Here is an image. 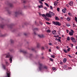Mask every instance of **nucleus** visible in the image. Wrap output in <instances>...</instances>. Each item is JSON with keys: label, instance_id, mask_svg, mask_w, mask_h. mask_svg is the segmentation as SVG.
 Segmentation results:
<instances>
[{"label": "nucleus", "instance_id": "48", "mask_svg": "<svg viewBox=\"0 0 77 77\" xmlns=\"http://www.w3.org/2000/svg\"><path fill=\"white\" fill-rule=\"evenodd\" d=\"M56 48H57V49H59V47L58 46H57L56 47Z\"/></svg>", "mask_w": 77, "mask_h": 77}, {"label": "nucleus", "instance_id": "50", "mask_svg": "<svg viewBox=\"0 0 77 77\" xmlns=\"http://www.w3.org/2000/svg\"><path fill=\"white\" fill-rule=\"evenodd\" d=\"M68 56L69 57H71V56L70 55H68Z\"/></svg>", "mask_w": 77, "mask_h": 77}, {"label": "nucleus", "instance_id": "18", "mask_svg": "<svg viewBox=\"0 0 77 77\" xmlns=\"http://www.w3.org/2000/svg\"><path fill=\"white\" fill-rule=\"evenodd\" d=\"M66 60H67L66 58H64V59L63 60V62L64 63H66Z\"/></svg>", "mask_w": 77, "mask_h": 77}, {"label": "nucleus", "instance_id": "14", "mask_svg": "<svg viewBox=\"0 0 77 77\" xmlns=\"http://www.w3.org/2000/svg\"><path fill=\"white\" fill-rule=\"evenodd\" d=\"M66 8L63 9H62V12L63 13H66Z\"/></svg>", "mask_w": 77, "mask_h": 77}, {"label": "nucleus", "instance_id": "2", "mask_svg": "<svg viewBox=\"0 0 77 77\" xmlns=\"http://www.w3.org/2000/svg\"><path fill=\"white\" fill-rule=\"evenodd\" d=\"M22 14V12L20 11V10H18L17 11L15 12V16L17 17L18 15H20Z\"/></svg>", "mask_w": 77, "mask_h": 77}, {"label": "nucleus", "instance_id": "60", "mask_svg": "<svg viewBox=\"0 0 77 77\" xmlns=\"http://www.w3.org/2000/svg\"><path fill=\"white\" fill-rule=\"evenodd\" d=\"M24 35H25V36H26V35H27V34H26V33H24Z\"/></svg>", "mask_w": 77, "mask_h": 77}, {"label": "nucleus", "instance_id": "26", "mask_svg": "<svg viewBox=\"0 0 77 77\" xmlns=\"http://www.w3.org/2000/svg\"><path fill=\"white\" fill-rule=\"evenodd\" d=\"M38 8H43V6L42 5H40L38 6Z\"/></svg>", "mask_w": 77, "mask_h": 77}, {"label": "nucleus", "instance_id": "19", "mask_svg": "<svg viewBox=\"0 0 77 77\" xmlns=\"http://www.w3.org/2000/svg\"><path fill=\"white\" fill-rule=\"evenodd\" d=\"M69 35H70V36H72V35H73V33L71 32H69Z\"/></svg>", "mask_w": 77, "mask_h": 77}, {"label": "nucleus", "instance_id": "49", "mask_svg": "<svg viewBox=\"0 0 77 77\" xmlns=\"http://www.w3.org/2000/svg\"><path fill=\"white\" fill-rule=\"evenodd\" d=\"M8 13L9 14H11V12L10 11H8Z\"/></svg>", "mask_w": 77, "mask_h": 77}, {"label": "nucleus", "instance_id": "31", "mask_svg": "<svg viewBox=\"0 0 77 77\" xmlns=\"http://www.w3.org/2000/svg\"><path fill=\"white\" fill-rule=\"evenodd\" d=\"M51 57H53V58H54L55 57V56L54 55H51Z\"/></svg>", "mask_w": 77, "mask_h": 77}, {"label": "nucleus", "instance_id": "20", "mask_svg": "<svg viewBox=\"0 0 77 77\" xmlns=\"http://www.w3.org/2000/svg\"><path fill=\"white\" fill-rule=\"evenodd\" d=\"M39 46H40V44H39V43H37V48H39Z\"/></svg>", "mask_w": 77, "mask_h": 77}, {"label": "nucleus", "instance_id": "33", "mask_svg": "<svg viewBox=\"0 0 77 77\" xmlns=\"http://www.w3.org/2000/svg\"><path fill=\"white\" fill-rule=\"evenodd\" d=\"M57 10L58 12H59V11H60V8H57Z\"/></svg>", "mask_w": 77, "mask_h": 77}, {"label": "nucleus", "instance_id": "1", "mask_svg": "<svg viewBox=\"0 0 77 77\" xmlns=\"http://www.w3.org/2000/svg\"><path fill=\"white\" fill-rule=\"evenodd\" d=\"M38 64L39 65V68L40 70H42L44 69H47V66H44L40 63H39Z\"/></svg>", "mask_w": 77, "mask_h": 77}, {"label": "nucleus", "instance_id": "46", "mask_svg": "<svg viewBox=\"0 0 77 77\" xmlns=\"http://www.w3.org/2000/svg\"><path fill=\"white\" fill-rule=\"evenodd\" d=\"M66 32H67V33H68V32H69V30L66 29Z\"/></svg>", "mask_w": 77, "mask_h": 77}, {"label": "nucleus", "instance_id": "22", "mask_svg": "<svg viewBox=\"0 0 77 77\" xmlns=\"http://www.w3.org/2000/svg\"><path fill=\"white\" fill-rule=\"evenodd\" d=\"M2 66L4 69H6V66L5 65H2Z\"/></svg>", "mask_w": 77, "mask_h": 77}, {"label": "nucleus", "instance_id": "45", "mask_svg": "<svg viewBox=\"0 0 77 77\" xmlns=\"http://www.w3.org/2000/svg\"><path fill=\"white\" fill-rule=\"evenodd\" d=\"M71 32H72V33H74V31L72 30V29H71Z\"/></svg>", "mask_w": 77, "mask_h": 77}, {"label": "nucleus", "instance_id": "16", "mask_svg": "<svg viewBox=\"0 0 77 77\" xmlns=\"http://www.w3.org/2000/svg\"><path fill=\"white\" fill-rule=\"evenodd\" d=\"M5 26V25L3 24H1L0 25V26L1 28H3V27Z\"/></svg>", "mask_w": 77, "mask_h": 77}, {"label": "nucleus", "instance_id": "7", "mask_svg": "<svg viewBox=\"0 0 77 77\" xmlns=\"http://www.w3.org/2000/svg\"><path fill=\"white\" fill-rule=\"evenodd\" d=\"M20 52H22L24 54H27V52L26 51H24V50L20 51Z\"/></svg>", "mask_w": 77, "mask_h": 77}, {"label": "nucleus", "instance_id": "36", "mask_svg": "<svg viewBox=\"0 0 77 77\" xmlns=\"http://www.w3.org/2000/svg\"><path fill=\"white\" fill-rule=\"evenodd\" d=\"M39 2L40 3V4H42V5L43 4L42 2H41V1L40 0L39 1Z\"/></svg>", "mask_w": 77, "mask_h": 77}, {"label": "nucleus", "instance_id": "58", "mask_svg": "<svg viewBox=\"0 0 77 77\" xmlns=\"http://www.w3.org/2000/svg\"><path fill=\"white\" fill-rule=\"evenodd\" d=\"M54 37H55V38H57V36L56 35H54Z\"/></svg>", "mask_w": 77, "mask_h": 77}, {"label": "nucleus", "instance_id": "6", "mask_svg": "<svg viewBox=\"0 0 77 77\" xmlns=\"http://www.w3.org/2000/svg\"><path fill=\"white\" fill-rule=\"evenodd\" d=\"M46 16L47 17H49L50 18H51V17H52V16L48 13L46 14Z\"/></svg>", "mask_w": 77, "mask_h": 77}, {"label": "nucleus", "instance_id": "12", "mask_svg": "<svg viewBox=\"0 0 77 77\" xmlns=\"http://www.w3.org/2000/svg\"><path fill=\"white\" fill-rule=\"evenodd\" d=\"M38 36L39 37V38H44V36L43 35H38Z\"/></svg>", "mask_w": 77, "mask_h": 77}, {"label": "nucleus", "instance_id": "55", "mask_svg": "<svg viewBox=\"0 0 77 77\" xmlns=\"http://www.w3.org/2000/svg\"><path fill=\"white\" fill-rule=\"evenodd\" d=\"M49 44V45H52V44H51V43H50Z\"/></svg>", "mask_w": 77, "mask_h": 77}, {"label": "nucleus", "instance_id": "43", "mask_svg": "<svg viewBox=\"0 0 77 77\" xmlns=\"http://www.w3.org/2000/svg\"><path fill=\"white\" fill-rule=\"evenodd\" d=\"M57 40H58V41H59V42H60V41H61V40H60V39H57Z\"/></svg>", "mask_w": 77, "mask_h": 77}, {"label": "nucleus", "instance_id": "40", "mask_svg": "<svg viewBox=\"0 0 77 77\" xmlns=\"http://www.w3.org/2000/svg\"><path fill=\"white\" fill-rule=\"evenodd\" d=\"M41 49H42V50H44V49H45L44 47H42Z\"/></svg>", "mask_w": 77, "mask_h": 77}, {"label": "nucleus", "instance_id": "15", "mask_svg": "<svg viewBox=\"0 0 77 77\" xmlns=\"http://www.w3.org/2000/svg\"><path fill=\"white\" fill-rule=\"evenodd\" d=\"M44 18H45L46 20H47V21H50V19L47 17H44Z\"/></svg>", "mask_w": 77, "mask_h": 77}, {"label": "nucleus", "instance_id": "52", "mask_svg": "<svg viewBox=\"0 0 77 77\" xmlns=\"http://www.w3.org/2000/svg\"><path fill=\"white\" fill-rule=\"evenodd\" d=\"M71 45L72 46V47H73V46H74V45H73V44H71Z\"/></svg>", "mask_w": 77, "mask_h": 77}, {"label": "nucleus", "instance_id": "13", "mask_svg": "<svg viewBox=\"0 0 77 77\" xmlns=\"http://www.w3.org/2000/svg\"><path fill=\"white\" fill-rule=\"evenodd\" d=\"M58 3H59V2L57 1H56L54 3V6H56V5H57Z\"/></svg>", "mask_w": 77, "mask_h": 77}, {"label": "nucleus", "instance_id": "57", "mask_svg": "<svg viewBox=\"0 0 77 77\" xmlns=\"http://www.w3.org/2000/svg\"><path fill=\"white\" fill-rule=\"evenodd\" d=\"M34 33L35 35H36V32H34Z\"/></svg>", "mask_w": 77, "mask_h": 77}, {"label": "nucleus", "instance_id": "27", "mask_svg": "<svg viewBox=\"0 0 77 77\" xmlns=\"http://www.w3.org/2000/svg\"><path fill=\"white\" fill-rule=\"evenodd\" d=\"M41 15L42 16V17H46V15H45V14H41Z\"/></svg>", "mask_w": 77, "mask_h": 77}, {"label": "nucleus", "instance_id": "4", "mask_svg": "<svg viewBox=\"0 0 77 77\" xmlns=\"http://www.w3.org/2000/svg\"><path fill=\"white\" fill-rule=\"evenodd\" d=\"M52 24H54V25L58 26H61V23L58 21H53L52 22Z\"/></svg>", "mask_w": 77, "mask_h": 77}, {"label": "nucleus", "instance_id": "8", "mask_svg": "<svg viewBox=\"0 0 77 77\" xmlns=\"http://www.w3.org/2000/svg\"><path fill=\"white\" fill-rule=\"evenodd\" d=\"M49 14H50V15H53V16H54V15H55V14L53 12H51L50 11H49Z\"/></svg>", "mask_w": 77, "mask_h": 77}, {"label": "nucleus", "instance_id": "44", "mask_svg": "<svg viewBox=\"0 0 77 77\" xmlns=\"http://www.w3.org/2000/svg\"><path fill=\"white\" fill-rule=\"evenodd\" d=\"M66 6H67V7H68V8H69V5L68 4H66Z\"/></svg>", "mask_w": 77, "mask_h": 77}, {"label": "nucleus", "instance_id": "41", "mask_svg": "<svg viewBox=\"0 0 77 77\" xmlns=\"http://www.w3.org/2000/svg\"><path fill=\"white\" fill-rule=\"evenodd\" d=\"M68 51H70V48H68L67 50Z\"/></svg>", "mask_w": 77, "mask_h": 77}, {"label": "nucleus", "instance_id": "39", "mask_svg": "<svg viewBox=\"0 0 77 77\" xmlns=\"http://www.w3.org/2000/svg\"><path fill=\"white\" fill-rule=\"evenodd\" d=\"M66 26H67V27H69V26H70V25L69 24H67Z\"/></svg>", "mask_w": 77, "mask_h": 77}, {"label": "nucleus", "instance_id": "64", "mask_svg": "<svg viewBox=\"0 0 77 77\" xmlns=\"http://www.w3.org/2000/svg\"><path fill=\"white\" fill-rule=\"evenodd\" d=\"M49 51H50V52H51V49H49Z\"/></svg>", "mask_w": 77, "mask_h": 77}, {"label": "nucleus", "instance_id": "34", "mask_svg": "<svg viewBox=\"0 0 77 77\" xmlns=\"http://www.w3.org/2000/svg\"><path fill=\"white\" fill-rule=\"evenodd\" d=\"M38 30V29L37 28H34V29H33V31L34 32V30Z\"/></svg>", "mask_w": 77, "mask_h": 77}, {"label": "nucleus", "instance_id": "32", "mask_svg": "<svg viewBox=\"0 0 77 77\" xmlns=\"http://www.w3.org/2000/svg\"><path fill=\"white\" fill-rule=\"evenodd\" d=\"M11 44H12V43H14V40H13L12 39H11Z\"/></svg>", "mask_w": 77, "mask_h": 77}, {"label": "nucleus", "instance_id": "10", "mask_svg": "<svg viewBox=\"0 0 77 77\" xmlns=\"http://www.w3.org/2000/svg\"><path fill=\"white\" fill-rule=\"evenodd\" d=\"M9 5L10 7V8H13L14 6L13 5V4H12L11 3H9Z\"/></svg>", "mask_w": 77, "mask_h": 77}, {"label": "nucleus", "instance_id": "5", "mask_svg": "<svg viewBox=\"0 0 77 77\" xmlns=\"http://www.w3.org/2000/svg\"><path fill=\"white\" fill-rule=\"evenodd\" d=\"M70 39L72 41V42H74V43H75V42H77V40L76 39H75V38L73 37H71L70 38Z\"/></svg>", "mask_w": 77, "mask_h": 77}, {"label": "nucleus", "instance_id": "56", "mask_svg": "<svg viewBox=\"0 0 77 77\" xmlns=\"http://www.w3.org/2000/svg\"><path fill=\"white\" fill-rule=\"evenodd\" d=\"M40 24H41V25H42V22H40Z\"/></svg>", "mask_w": 77, "mask_h": 77}, {"label": "nucleus", "instance_id": "3", "mask_svg": "<svg viewBox=\"0 0 77 77\" xmlns=\"http://www.w3.org/2000/svg\"><path fill=\"white\" fill-rule=\"evenodd\" d=\"M5 57L6 58L10 57L9 60L11 62L10 63H12V56L10 55L9 54H8Z\"/></svg>", "mask_w": 77, "mask_h": 77}, {"label": "nucleus", "instance_id": "62", "mask_svg": "<svg viewBox=\"0 0 77 77\" xmlns=\"http://www.w3.org/2000/svg\"><path fill=\"white\" fill-rule=\"evenodd\" d=\"M68 15H70L71 14V13H68Z\"/></svg>", "mask_w": 77, "mask_h": 77}, {"label": "nucleus", "instance_id": "53", "mask_svg": "<svg viewBox=\"0 0 77 77\" xmlns=\"http://www.w3.org/2000/svg\"><path fill=\"white\" fill-rule=\"evenodd\" d=\"M44 9H45L46 10H47V7H45V8H44Z\"/></svg>", "mask_w": 77, "mask_h": 77}, {"label": "nucleus", "instance_id": "37", "mask_svg": "<svg viewBox=\"0 0 77 77\" xmlns=\"http://www.w3.org/2000/svg\"><path fill=\"white\" fill-rule=\"evenodd\" d=\"M52 69H53V70H56V68L55 67H53L52 68Z\"/></svg>", "mask_w": 77, "mask_h": 77}, {"label": "nucleus", "instance_id": "23", "mask_svg": "<svg viewBox=\"0 0 77 77\" xmlns=\"http://www.w3.org/2000/svg\"><path fill=\"white\" fill-rule=\"evenodd\" d=\"M63 68H65V69L68 68V66H67L66 65H65L64 66Z\"/></svg>", "mask_w": 77, "mask_h": 77}, {"label": "nucleus", "instance_id": "47", "mask_svg": "<svg viewBox=\"0 0 77 77\" xmlns=\"http://www.w3.org/2000/svg\"><path fill=\"white\" fill-rule=\"evenodd\" d=\"M50 9H53V7H52V6H50Z\"/></svg>", "mask_w": 77, "mask_h": 77}, {"label": "nucleus", "instance_id": "11", "mask_svg": "<svg viewBox=\"0 0 77 77\" xmlns=\"http://www.w3.org/2000/svg\"><path fill=\"white\" fill-rule=\"evenodd\" d=\"M68 4L69 5H70V6H72V5H73V2L71 1L70 2H69Z\"/></svg>", "mask_w": 77, "mask_h": 77}, {"label": "nucleus", "instance_id": "28", "mask_svg": "<svg viewBox=\"0 0 77 77\" xmlns=\"http://www.w3.org/2000/svg\"><path fill=\"white\" fill-rule=\"evenodd\" d=\"M47 32L48 33H50V32H51V30L49 29H48L47 30Z\"/></svg>", "mask_w": 77, "mask_h": 77}, {"label": "nucleus", "instance_id": "63", "mask_svg": "<svg viewBox=\"0 0 77 77\" xmlns=\"http://www.w3.org/2000/svg\"><path fill=\"white\" fill-rule=\"evenodd\" d=\"M42 59H44V57H42Z\"/></svg>", "mask_w": 77, "mask_h": 77}, {"label": "nucleus", "instance_id": "51", "mask_svg": "<svg viewBox=\"0 0 77 77\" xmlns=\"http://www.w3.org/2000/svg\"><path fill=\"white\" fill-rule=\"evenodd\" d=\"M63 63V62H61L60 63V64H61V65H62Z\"/></svg>", "mask_w": 77, "mask_h": 77}, {"label": "nucleus", "instance_id": "29", "mask_svg": "<svg viewBox=\"0 0 77 77\" xmlns=\"http://www.w3.org/2000/svg\"><path fill=\"white\" fill-rule=\"evenodd\" d=\"M5 63H6V65H7V66H8V65H9V64L8 63V62L7 61H6Z\"/></svg>", "mask_w": 77, "mask_h": 77}, {"label": "nucleus", "instance_id": "24", "mask_svg": "<svg viewBox=\"0 0 77 77\" xmlns=\"http://www.w3.org/2000/svg\"><path fill=\"white\" fill-rule=\"evenodd\" d=\"M55 20H59V18L57 17H55Z\"/></svg>", "mask_w": 77, "mask_h": 77}, {"label": "nucleus", "instance_id": "9", "mask_svg": "<svg viewBox=\"0 0 77 77\" xmlns=\"http://www.w3.org/2000/svg\"><path fill=\"white\" fill-rule=\"evenodd\" d=\"M56 30H53L52 31V33L54 35H56Z\"/></svg>", "mask_w": 77, "mask_h": 77}, {"label": "nucleus", "instance_id": "35", "mask_svg": "<svg viewBox=\"0 0 77 77\" xmlns=\"http://www.w3.org/2000/svg\"><path fill=\"white\" fill-rule=\"evenodd\" d=\"M67 39L68 41H69V40L70 39V38H69V37H68L67 38Z\"/></svg>", "mask_w": 77, "mask_h": 77}, {"label": "nucleus", "instance_id": "25", "mask_svg": "<svg viewBox=\"0 0 77 77\" xmlns=\"http://www.w3.org/2000/svg\"><path fill=\"white\" fill-rule=\"evenodd\" d=\"M63 51H64L66 53H68V51L67 50H66L65 49H64L63 50Z\"/></svg>", "mask_w": 77, "mask_h": 77}, {"label": "nucleus", "instance_id": "30", "mask_svg": "<svg viewBox=\"0 0 77 77\" xmlns=\"http://www.w3.org/2000/svg\"><path fill=\"white\" fill-rule=\"evenodd\" d=\"M45 5H46L48 7H49V6L48 5V4L47 3H45Z\"/></svg>", "mask_w": 77, "mask_h": 77}, {"label": "nucleus", "instance_id": "59", "mask_svg": "<svg viewBox=\"0 0 77 77\" xmlns=\"http://www.w3.org/2000/svg\"><path fill=\"white\" fill-rule=\"evenodd\" d=\"M35 50V49L34 48H32V51H33V50Z\"/></svg>", "mask_w": 77, "mask_h": 77}, {"label": "nucleus", "instance_id": "42", "mask_svg": "<svg viewBox=\"0 0 77 77\" xmlns=\"http://www.w3.org/2000/svg\"><path fill=\"white\" fill-rule=\"evenodd\" d=\"M46 24H48L49 25H50V23H48V22H46Z\"/></svg>", "mask_w": 77, "mask_h": 77}, {"label": "nucleus", "instance_id": "21", "mask_svg": "<svg viewBox=\"0 0 77 77\" xmlns=\"http://www.w3.org/2000/svg\"><path fill=\"white\" fill-rule=\"evenodd\" d=\"M67 20L68 21H70V20H71V18L68 17L67 18Z\"/></svg>", "mask_w": 77, "mask_h": 77}, {"label": "nucleus", "instance_id": "17", "mask_svg": "<svg viewBox=\"0 0 77 77\" xmlns=\"http://www.w3.org/2000/svg\"><path fill=\"white\" fill-rule=\"evenodd\" d=\"M10 72H9L8 73V72H7V77H10Z\"/></svg>", "mask_w": 77, "mask_h": 77}, {"label": "nucleus", "instance_id": "54", "mask_svg": "<svg viewBox=\"0 0 77 77\" xmlns=\"http://www.w3.org/2000/svg\"><path fill=\"white\" fill-rule=\"evenodd\" d=\"M50 60H51V61H52L53 60V59H51V58H50Z\"/></svg>", "mask_w": 77, "mask_h": 77}, {"label": "nucleus", "instance_id": "38", "mask_svg": "<svg viewBox=\"0 0 77 77\" xmlns=\"http://www.w3.org/2000/svg\"><path fill=\"white\" fill-rule=\"evenodd\" d=\"M75 21L77 23V18L76 17H75Z\"/></svg>", "mask_w": 77, "mask_h": 77}, {"label": "nucleus", "instance_id": "61", "mask_svg": "<svg viewBox=\"0 0 77 77\" xmlns=\"http://www.w3.org/2000/svg\"><path fill=\"white\" fill-rule=\"evenodd\" d=\"M26 1H24L23 2L24 3H26Z\"/></svg>", "mask_w": 77, "mask_h": 77}]
</instances>
